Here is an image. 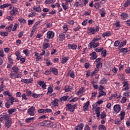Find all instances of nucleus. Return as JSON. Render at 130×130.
I'll list each match as a JSON object with an SVG mask.
<instances>
[{
    "mask_svg": "<svg viewBox=\"0 0 130 130\" xmlns=\"http://www.w3.org/2000/svg\"><path fill=\"white\" fill-rule=\"evenodd\" d=\"M66 39V36L63 34H60L59 35V41H63Z\"/></svg>",
    "mask_w": 130,
    "mask_h": 130,
    "instance_id": "obj_14",
    "label": "nucleus"
},
{
    "mask_svg": "<svg viewBox=\"0 0 130 130\" xmlns=\"http://www.w3.org/2000/svg\"><path fill=\"white\" fill-rule=\"evenodd\" d=\"M78 100H79V99H78V98H74L72 99L71 100H70L69 101V102H76Z\"/></svg>",
    "mask_w": 130,
    "mask_h": 130,
    "instance_id": "obj_60",
    "label": "nucleus"
},
{
    "mask_svg": "<svg viewBox=\"0 0 130 130\" xmlns=\"http://www.w3.org/2000/svg\"><path fill=\"white\" fill-rule=\"evenodd\" d=\"M34 117H31V118H27L26 120H25V121L26 122H27V123H30L31 122V121H32V120H34Z\"/></svg>",
    "mask_w": 130,
    "mask_h": 130,
    "instance_id": "obj_42",
    "label": "nucleus"
},
{
    "mask_svg": "<svg viewBox=\"0 0 130 130\" xmlns=\"http://www.w3.org/2000/svg\"><path fill=\"white\" fill-rule=\"evenodd\" d=\"M126 100H127L126 98H125V96H123L120 102H121V103H122V104L125 103L126 102Z\"/></svg>",
    "mask_w": 130,
    "mask_h": 130,
    "instance_id": "obj_50",
    "label": "nucleus"
},
{
    "mask_svg": "<svg viewBox=\"0 0 130 130\" xmlns=\"http://www.w3.org/2000/svg\"><path fill=\"white\" fill-rule=\"evenodd\" d=\"M18 21L21 23V24H25L26 23V20L23 19V18H19L18 19Z\"/></svg>",
    "mask_w": 130,
    "mask_h": 130,
    "instance_id": "obj_48",
    "label": "nucleus"
},
{
    "mask_svg": "<svg viewBox=\"0 0 130 130\" xmlns=\"http://www.w3.org/2000/svg\"><path fill=\"white\" fill-rule=\"evenodd\" d=\"M21 82L22 83H24V84H26L28 85V79H22Z\"/></svg>",
    "mask_w": 130,
    "mask_h": 130,
    "instance_id": "obj_51",
    "label": "nucleus"
},
{
    "mask_svg": "<svg viewBox=\"0 0 130 130\" xmlns=\"http://www.w3.org/2000/svg\"><path fill=\"white\" fill-rule=\"evenodd\" d=\"M83 127H84V125L83 124H80L78 126L75 127L76 130H82L83 129Z\"/></svg>",
    "mask_w": 130,
    "mask_h": 130,
    "instance_id": "obj_33",
    "label": "nucleus"
},
{
    "mask_svg": "<svg viewBox=\"0 0 130 130\" xmlns=\"http://www.w3.org/2000/svg\"><path fill=\"white\" fill-rule=\"evenodd\" d=\"M111 98L112 99H117L118 98H121V95H120V94H117V93H116L115 94H113L112 96H111Z\"/></svg>",
    "mask_w": 130,
    "mask_h": 130,
    "instance_id": "obj_17",
    "label": "nucleus"
},
{
    "mask_svg": "<svg viewBox=\"0 0 130 130\" xmlns=\"http://www.w3.org/2000/svg\"><path fill=\"white\" fill-rule=\"evenodd\" d=\"M99 13L101 14V16L102 17L105 16V10L104 8L99 10Z\"/></svg>",
    "mask_w": 130,
    "mask_h": 130,
    "instance_id": "obj_18",
    "label": "nucleus"
},
{
    "mask_svg": "<svg viewBox=\"0 0 130 130\" xmlns=\"http://www.w3.org/2000/svg\"><path fill=\"white\" fill-rule=\"evenodd\" d=\"M9 34V33H8V32H6V31H4V32H3V31H1L0 32V35L1 36H5V37H6V36H8V35Z\"/></svg>",
    "mask_w": 130,
    "mask_h": 130,
    "instance_id": "obj_45",
    "label": "nucleus"
},
{
    "mask_svg": "<svg viewBox=\"0 0 130 130\" xmlns=\"http://www.w3.org/2000/svg\"><path fill=\"white\" fill-rule=\"evenodd\" d=\"M120 43V42L119 41H116L114 42V45L115 46V47H117L119 45V44Z\"/></svg>",
    "mask_w": 130,
    "mask_h": 130,
    "instance_id": "obj_52",
    "label": "nucleus"
},
{
    "mask_svg": "<svg viewBox=\"0 0 130 130\" xmlns=\"http://www.w3.org/2000/svg\"><path fill=\"white\" fill-rule=\"evenodd\" d=\"M5 125L6 127H7V128H9V127H11L12 125V123H13V119L10 117V115H7V117H5Z\"/></svg>",
    "mask_w": 130,
    "mask_h": 130,
    "instance_id": "obj_2",
    "label": "nucleus"
},
{
    "mask_svg": "<svg viewBox=\"0 0 130 130\" xmlns=\"http://www.w3.org/2000/svg\"><path fill=\"white\" fill-rule=\"evenodd\" d=\"M121 107L119 105H115L114 106V110L115 111V112H117V113H118L119 111H120Z\"/></svg>",
    "mask_w": 130,
    "mask_h": 130,
    "instance_id": "obj_11",
    "label": "nucleus"
},
{
    "mask_svg": "<svg viewBox=\"0 0 130 130\" xmlns=\"http://www.w3.org/2000/svg\"><path fill=\"white\" fill-rule=\"evenodd\" d=\"M35 110H36V109H35V107L31 106L28 109L27 113L30 115V116H34V115H35V113H34Z\"/></svg>",
    "mask_w": 130,
    "mask_h": 130,
    "instance_id": "obj_4",
    "label": "nucleus"
},
{
    "mask_svg": "<svg viewBox=\"0 0 130 130\" xmlns=\"http://www.w3.org/2000/svg\"><path fill=\"white\" fill-rule=\"evenodd\" d=\"M38 85H39V86L42 87V88L43 89V90H45V89H46L47 85L45 84V83H44V81H39L38 82Z\"/></svg>",
    "mask_w": 130,
    "mask_h": 130,
    "instance_id": "obj_9",
    "label": "nucleus"
},
{
    "mask_svg": "<svg viewBox=\"0 0 130 130\" xmlns=\"http://www.w3.org/2000/svg\"><path fill=\"white\" fill-rule=\"evenodd\" d=\"M53 92V89L51 87H49L48 88V92L47 94H51Z\"/></svg>",
    "mask_w": 130,
    "mask_h": 130,
    "instance_id": "obj_39",
    "label": "nucleus"
},
{
    "mask_svg": "<svg viewBox=\"0 0 130 130\" xmlns=\"http://www.w3.org/2000/svg\"><path fill=\"white\" fill-rule=\"evenodd\" d=\"M52 2H53V0H46L45 1V4H46V5H49L51 4Z\"/></svg>",
    "mask_w": 130,
    "mask_h": 130,
    "instance_id": "obj_54",
    "label": "nucleus"
},
{
    "mask_svg": "<svg viewBox=\"0 0 130 130\" xmlns=\"http://www.w3.org/2000/svg\"><path fill=\"white\" fill-rule=\"evenodd\" d=\"M79 7H83V3L79 2H76L73 4V8L76 9V8H79Z\"/></svg>",
    "mask_w": 130,
    "mask_h": 130,
    "instance_id": "obj_10",
    "label": "nucleus"
},
{
    "mask_svg": "<svg viewBox=\"0 0 130 130\" xmlns=\"http://www.w3.org/2000/svg\"><path fill=\"white\" fill-rule=\"evenodd\" d=\"M50 47V46H49V44L48 43H44L43 44V49H47V48H49Z\"/></svg>",
    "mask_w": 130,
    "mask_h": 130,
    "instance_id": "obj_23",
    "label": "nucleus"
},
{
    "mask_svg": "<svg viewBox=\"0 0 130 130\" xmlns=\"http://www.w3.org/2000/svg\"><path fill=\"white\" fill-rule=\"evenodd\" d=\"M106 50H104V51H102L101 55L103 56V57H105L106 56Z\"/></svg>",
    "mask_w": 130,
    "mask_h": 130,
    "instance_id": "obj_56",
    "label": "nucleus"
},
{
    "mask_svg": "<svg viewBox=\"0 0 130 130\" xmlns=\"http://www.w3.org/2000/svg\"><path fill=\"white\" fill-rule=\"evenodd\" d=\"M68 60H69V57H66L64 58H62V61L61 63H66V62L67 61H68Z\"/></svg>",
    "mask_w": 130,
    "mask_h": 130,
    "instance_id": "obj_44",
    "label": "nucleus"
},
{
    "mask_svg": "<svg viewBox=\"0 0 130 130\" xmlns=\"http://www.w3.org/2000/svg\"><path fill=\"white\" fill-rule=\"evenodd\" d=\"M8 60L11 66H13V64H14V62H13V59L12 58V57H11V56L8 57Z\"/></svg>",
    "mask_w": 130,
    "mask_h": 130,
    "instance_id": "obj_46",
    "label": "nucleus"
},
{
    "mask_svg": "<svg viewBox=\"0 0 130 130\" xmlns=\"http://www.w3.org/2000/svg\"><path fill=\"white\" fill-rule=\"evenodd\" d=\"M9 99L10 100L11 105H13L14 102H19V100L17 99L16 98H14L12 95L9 96Z\"/></svg>",
    "mask_w": 130,
    "mask_h": 130,
    "instance_id": "obj_8",
    "label": "nucleus"
},
{
    "mask_svg": "<svg viewBox=\"0 0 130 130\" xmlns=\"http://www.w3.org/2000/svg\"><path fill=\"white\" fill-rule=\"evenodd\" d=\"M84 92H85V88H84V87H81L77 92V94L80 95V94H83Z\"/></svg>",
    "mask_w": 130,
    "mask_h": 130,
    "instance_id": "obj_21",
    "label": "nucleus"
},
{
    "mask_svg": "<svg viewBox=\"0 0 130 130\" xmlns=\"http://www.w3.org/2000/svg\"><path fill=\"white\" fill-rule=\"evenodd\" d=\"M90 104V102L87 101L85 104L84 106H83V108L84 109V111H87L88 109V107H89V105Z\"/></svg>",
    "mask_w": 130,
    "mask_h": 130,
    "instance_id": "obj_24",
    "label": "nucleus"
},
{
    "mask_svg": "<svg viewBox=\"0 0 130 130\" xmlns=\"http://www.w3.org/2000/svg\"><path fill=\"white\" fill-rule=\"evenodd\" d=\"M99 130H106V127L104 125H101L99 126Z\"/></svg>",
    "mask_w": 130,
    "mask_h": 130,
    "instance_id": "obj_47",
    "label": "nucleus"
},
{
    "mask_svg": "<svg viewBox=\"0 0 130 130\" xmlns=\"http://www.w3.org/2000/svg\"><path fill=\"white\" fill-rule=\"evenodd\" d=\"M38 113H45V110L44 109H40L38 111Z\"/></svg>",
    "mask_w": 130,
    "mask_h": 130,
    "instance_id": "obj_55",
    "label": "nucleus"
},
{
    "mask_svg": "<svg viewBox=\"0 0 130 130\" xmlns=\"http://www.w3.org/2000/svg\"><path fill=\"white\" fill-rule=\"evenodd\" d=\"M94 8L95 9H99L100 8H101V2H97L94 4Z\"/></svg>",
    "mask_w": 130,
    "mask_h": 130,
    "instance_id": "obj_28",
    "label": "nucleus"
},
{
    "mask_svg": "<svg viewBox=\"0 0 130 130\" xmlns=\"http://www.w3.org/2000/svg\"><path fill=\"white\" fill-rule=\"evenodd\" d=\"M33 9L34 10V11H36V12H38V13H41V8H40V6H39L38 7H36L34 6L33 7Z\"/></svg>",
    "mask_w": 130,
    "mask_h": 130,
    "instance_id": "obj_26",
    "label": "nucleus"
},
{
    "mask_svg": "<svg viewBox=\"0 0 130 130\" xmlns=\"http://www.w3.org/2000/svg\"><path fill=\"white\" fill-rule=\"evenodd\" d=\"M122 19H123V20H124V19H126V18H127L128 16H127V14L126 13H123L120 15Z\"/></svg>",
    "mask_w": 130,
    "mask_h": 130,
    "instance_id": "obj_35",
    "label": "nucleus"
},
{
    "mask_svg": "<svg viewBox=\"0 0 130 130\" xmlns=\"http://www.w3.org/2000/svg\"><path fill=\"white\" fill-rule=\"evenodd\" d=\"M17 110L16 109H11L8 110V112L9 114H12L14 112H16Z\"/></svg>",
    "mask_w": 130,
    "mask_h": 130,
    "instance_id": "obj_41",
    "label": "nucleus"
},
{
    "mask_svg": "<svg viewBox=\"0 0 130 130\" xmlns=\"http://www.w3.org/2000/svg\"><path fill=\"white\" fill-rule=\"evenodd\" d=\"M18 12H19L18 8L13 7L10 11L9 14L11 15V16H16V15L18 14Z\"/></svg>",
    "mask_w": 130,
    "mask_h": 130,
    "instance_id": "obj_6",
    "label": "nucleus"
},
{
    "mask_svg": "<svg viewBox=\"0 0 130 130\" xmlns=\"http://www.w3.org/2000/svg\"><path fill=\"white\" fill-rule=\"evenodd\" d=\"M46 126H52V124H53V123L49 120H46Z\"/></svg>",
    "mask_w": 130,
    "mask_h": 130,
    "instance_id": "obj_31",
    "label": "nucleus"
},
{
    "mask_svg": "<svg viewBox=\"0 0 130 130\" xmlns=\"http://www.w3.org/2000/svg\"><path fill=\"white\" fill-rule=\"evenodd\" d=\"M120 52H124V53H126V52H127V50L125 48H121L120 49Z\"/></svg>",
    "mask_w": 130,
    "mask_h": 130,
    "instance_id": "obj_59",
    "label": "nucleus"
},
{
    "mask_svg": "<svg viewBox=\"0 0 130 130\" xmlns=\"http://www.w3.org/2000/svg\"><path fill=\"white\" fill-rule=\"evenodd\" d=\"M100 116L101 119H104V118L106 117V113H105V112H102L101 114H100Z\"/></svg>",
    "mask_w": 130,
    "mask_h": 130,
    "instance_id": "obj_36",
    "label": "nucleus"
},
{
    "mask_svg": "<svg viewBox=\"0 0 130 130\" xmlns=\"http://www.w3.org/2000/svg\"><path fill=\"white\" fill-rule=\"evenodd\" d=\"M130 5V0H126L124 4V7L125 8H127V7H128Z\"/></svg>",
    "mask_w": 130,
    "mask_h": 130,
    "instance_id": "obj_38",
    "label": "nucleus"
},
{
    "mask_svg": "<svg viewBox=\"0 0 130 130\" xmlns=\"http://www.w3.org/2000/svg\"><path fill=\"white\" fill-rule=\"evenodd\" d=\"M62 7L64 11H67L69 9V4L66 2L65 3H62Z\"/></svg>",
    "mask_w": 130,
    "mask_h": 130,
    "instance_id": "obj_15",
    "label": "nucleus"
},
{
    "mask_svg": "<svg viewBox=\"0 0 130 130\" xmlns=\"http://www.w3.org/2000/svg\"><path fill=\"white\" fill-rule=\"evenodd\" d=\"M99 71V69L95 68L94 69V71L92 72V73L91 74V77H93V76H95V75H97V73H98Z\"/></svg>",
    "mask_w": 130,
    "mask_h": 130,
    "instance_id": "obj_29",
    "label": "nucleus"
},
{
    "mask_svg": "<svg viewBox=\"0 0 130 130\" xmlns=\"http://www.w3.org/2000/svg\"><path fill=\"white\" fill-rule=\"evenodd\" d=\"M68 98H69V96L68 95L63 96L60 98V101H67Z\"/></svg>",
    "mask_w": 130,
    "mask_h": 130,
    "instance_id": "obj_37",
    "label": "nucleus"
},
{
    "mask_svg": "<svg viewBox=\"0 0 130 130\" xmlns=\"http://www.w3.org/2000/svg\"><path fill=\"white\" fill-rule=\"evenodd\" d=\"M43 94H37L36 93L33 94H32V97L34 98H39V97H43Z\"/></svg>",
    "mask_w": 130,
    "mask_h": 130,
    "instance_id": "obj_32",
    "label": "nucleus"
},
{
    "mask_svg": "<svg viewBox=\"0 0 130 130\" xmlns=\"http://www.w3.org/2000/svg\"><path fill=\"white\" fill-rule=\"evenodd\" d=\"M51 104L53 105V106H58V100H54V101L51 102Z\"/></svg>",
    "mask_w": 130,
    "mask_h": 130,
    "instance_id": "obj_20",
    "label": "nucleus"
},
{
    "mask_svg": "<svg viewBox=\"0 0 130 130\" xmlns=\"http://www.w3.org/2000/svg\"><path fill=\"white\" fill-rule=\"evenodd\" d=\"M54 37V33L52 31H49L47 33V38L48 39H52Z\"/></svg>",
    "mask_w": 130,
    "mask_h": 130,
    "instance_id": "obj_7",
    "label": "nucleus"
},
{
    "mask_svg": "<svg viewBox=\"0 0 130 130\" xmlns=\"http://www.w3.org/2000/svg\"><path fill=\"white\" fill-rule=\"evenodd\" d=\"M88 30L92 34H95V32H98L99 31V26H96L95 28L94 27H89L88 28Z\"/></svg>",
    "mask_w": 130,
    "mask_h": 130,
    "instance_id": "obj_5",
    "label": "nucleus"
},
{
    "mask_svg": "<svg viewBox=\"0 0 130 130\" xmlns=\"http://www.w3.org/2000/svg\"><path fill=\"white\" fill-rule=\"evenodd\" d=\"M110 35H111V33H110V31H107V32H104V34H103L102 35V37H109L110 36Z\"/></svg>",
    "mask_w": 130,
    "mask_h": 130,
    "instance_id": "obj_30",
    "label": "nucleus"
},
{
    "mask_svg": "<svg viewBox=\"0 0 130 130\" xmlns=\"http://www.w3.org/2000/svg\"><path fill=\"white\" fill-rule=\"evenodd\" d=\"M12 70L15 72V73H11L9 74V77L11 79H21V78L23 77V75L18 73L20 69L17 66H14L12 67Z\"/></svg>",
    "mask_w": 130,
    "mask_h": 130,
    "instance_id": "obj_1",
    "label": "nucleus"
},
{
    "mask_svg": "<svg viewBox=\"0 0 130 130\" xmlns=\"http://www.w3.org/2000/svg\"><path fill=\"white\" fill-rule=\"evenodd\" d=\"M40 23H41V21H38L36 22L34 25V26H32V29H34V30H36V29H37V26H38L39 24H40Z\"/></svg>",
    "mask_w": 130,
    "mask_h": 130,
    "instance_id": "obj_22",
    "label": "nucleus"
},
{
    "mask_svg": "<svg viewBox=\"0 0 130 130\" xmlns=\"http://www.w3.org/2000/svg\"><path fill=\"white\" fill-rule=\"evenodd\" d=\"M8 7H9V4H3V5H1L0 6V8L1 9H4L5 8H8Z\"/></svg>",
    "mask_w": 130,
    "mask_h": 130,
    "instance_id": "obj_53",
    "label": "nucleus"
},
{
    "mask_svg": "<svg viewBox=\"0 0 130 130\" xmlns=\"http://www.w3.org/2000/svg\"><path fill=\"white\" fill-rule=\"evenodd\" d=\"M70 77H71L73 79L75 78V73H74V71H70Z\"/></svg>",
    "mask_w": 130,
    "mask_h": 130,
    "instance_id": "obj_49",
    "label": "nucleus"
},
{
    "mask_svg": "<svg viewBox=\"0 0 130 130\" xmlns=\"http://www.w3.org/2000/svg\"><path fill=\"white\" fill-rule=\"evenodd\" d=\"M8 114H6V113H4L2 115H1L0 117V121L1 122H3V121H4V120H6V119L5 118H7V117L8 116Z\"/></svg>",
    "mask_w": 130,
    "mask_h": 130,
    "instance_id": "obj_12",
    "label": "nucleus"
},
{
    "mask_svg": "<svg viewBox=\"0 0 130 130\" xmlns=\"http://www.w3.org/2000/svg\"><path fill=\"white\" fill-rule=\"evenodd\" d=\"M90 59H96L97 58V55H96V52H93L90 54Z\"/></svg>",
    "mask_w": 130,
    "mask_h": 130,
    "instance_id": "obj_19",
    "label": "nucleus"
},
{
    "mask_svg": "<svg viewBox=\"0 0 130 130\" xmlns=\"http://www.w3.org/2000/svg\"><path fill=\"white\" fill-rule=\"evenodd\" d=\"M68 47L70 49H77V45H76L75 44L72 45L71 44H69L68 45Z\"/></svg>",
    "mask_w": 130,
    "mask_h": 130,
    "instance_id": "obj_16",
    "label": "nucleus"
},
{
    "mask_svg": "<svg viewBox=\"0 0 130 130\" xmlns=\"http://www.w3.org/2000/svg\"><path fill=\"white\" fill-rule=\"evenodd\" d=\"M120 120H122L123 118H124V115H125V112H121L120 114Z\"/></svg>",
    "mask_w": 130,
    "mask_h": 130,
    "instance_id": "obj_40",
    "label": "nucleus"
},
{
    "mask_svg": "<svg viewBox=\"0 0 130 130\" xmlns=\"http://www.w3.org/2000/svg\"><path fill=\"white\" fill-rule=\"evenodd\" d=\"M105 95H106V92H104V91L103 90H101L99 92V95L98 96V98H100V97H101L102 96H105Z\"/></svg>",
    "mask_w": 130,
    "mask_h": 130,
    "instance_id": "obj_27",
    "label": "nucleus"
},
{
    "mask_svg": "<svg viewBox=\"0 0 130 130\" xmlns=\"http://www.w3.org/2000/svg\"><path fill=\"white\" fill-rule=\"evenodd\" d=\"M50 70L51 71V73H53L54 75H55V76H57L58 74V71H57V69L53 68H51L50 69Z\"/></svg>",
    "mask_w": 130,
    "mask_h": 130,
    "instance_id": "obj_13",
    "label": "nucleus"
},
{
    "mask_svg": "<svg viewBox=\"0 0 130 130\" xmlns=\"http://www.w3.org/2000/svg\"><path fill=\"white\" fill-rule=\"evenodd\" d=\"M3 94L5 95V96H6L7 95V96H9V97L12 96V93H11L9 91H4L3 92Z\"/></svg>",
    "mask_w": 130,
    "mask_h": 130,
    "instance_id": "obj_34",
    "label": "nucleus"
},
{
    "mask_svg": "<svg viewBox=\"0 0 130 130\" xmlns=\"http://www.w3.org/2000/svg\"><path fill=\"white\" fill-rule=\"evenodd\" d=\"M13 24H11L9 26H7L6 27V30L7 32H11L12 31V28H13Z\"/></svg>",
    "mask_w": 130,
    "mask_h": 130,
    "instance_id": "obj_25",
    "label": "nucleus"
},
{
    "mask_svg": "<svg viewBox=\"0 0 130 130\" xmlns=\"http://www.w3.org/2000/svg\"><path fill=\"white\" fill-rule=\"evenodd\" d=\"M26 94H27V96H31V94H32V92H31V91L30 90H28V89H27L26 90Z\"/></svg>",
    "mask_w": 130,
    "mask_h": 130,
    "instance_id": "obj_61",
    "label": "nucleus"
},
{
    "mask_svg": "<svg viewBox=\"0 0 130 130\" xmlns=\"http://www.w3.org/2000/svg\"><path fill=\"white\" fill-rule=\"evenodd\" d=\"M107 80L105 78H103L101 81V84H106Z\"/></svg>",
    "mask_w": 130,
    "mask_h": 130,
    "instance_id": "obj_62",
    "label": "nucleus"
},
{
    "mask_svg": "<svg viewBox=\"0 0 130 130\" xmlns=\"http://www.w3.org/2000/svg\"><path fill=\"white\" fill-rule=\"evenodd\" d=\"M102 67V63H101V62H100L99 63H98L96 65V69H100V68Z\"/></svg>",
    "mask_w": 130,
    "mask_h": 130,
    "instance_id": "obj_58",
    "label": "nucleus"
},
{
    "mask_svg": "<svg viewBox=\"0 0 130 130\" xmlns=\"http://www.w3.org/2000/svg\"><path fill=\"white\" fill-rule=\"evenodd\" d=\"M94 50L96 52H101V51H102V50H103V48H101L100 49L96 48Z\"/></svg>",
    "mask_w": 130,
    "mask_h": 130,
    "instance_id": "obj_63",
    "label": "nucleus"
},
{
    "mask_svg": "<svg viewBox=\"0 0 130 130\" xmlns=\"http://www.w3.org/2000/svg\"><path fill=\"white\" fill-rule=\"evenodd\" d=\"M126 45V41L121 42L119 46V47L120 48H121V47H123V46H124Z\"/></svg>",
    "mask_w": 130,
    "mask_h": 130,
    "instance_id": "obj_43",
    "label": "nucleus"
},
{
    "mask_svg": "<svg viewBox=\"0 0 130 130\" xmlns=\"http://www.w3.org/2000/svg\"><path fill=\"white\" fill-rule=\"evenodd\" d=\"M40 125L41 126H46V120L40 123Z\"/></svg>",
    "mask_w": 130,
    "mask_h": 130,
    "instance_id": "obj_57",
    "label": "nucleus"
},
{
    "mask_svg": "<svg viewBox=\"0 0 130 130\" xmlns=\"http://www.w3.org/2000/svg\"><path fill=\"white\" fill-rule=\"evenodd\" d=\"M66 110H69L70 112H74L76 107L78 106L77 104H75L74 105H72L71 104H68L66 106Z\"/></svg>",
    "mask_w": 130,
    "mask_h": 130,
    "instance_id": "obj_3",
    "label": "nucleus"
},
{
    "mask_svg": "<svg viewBox=\"0 0 130 130\" xmlns=\"http://www.w3.org/2000/svg\"><path fill=\"white\" fill-rule=\"evenodd\" d=\"M34 23V20H28V25H32Z\"/></svg>",
    "mask_w": 130,
    "mask_h": 130,
    "instance_id": "obj_64",
    "label": "nucleus"
}]
</instances>
